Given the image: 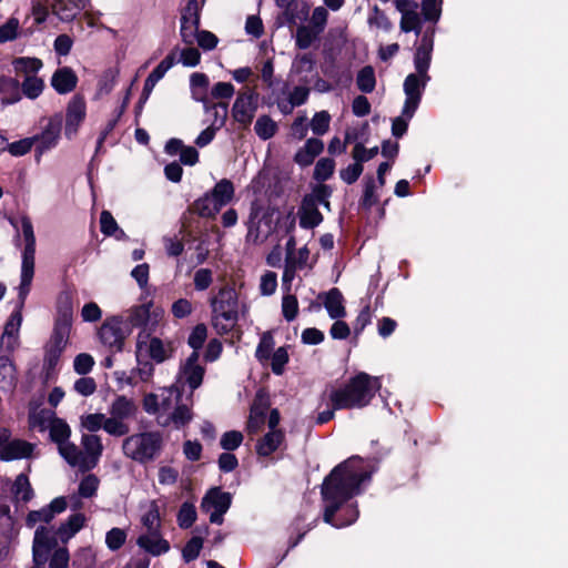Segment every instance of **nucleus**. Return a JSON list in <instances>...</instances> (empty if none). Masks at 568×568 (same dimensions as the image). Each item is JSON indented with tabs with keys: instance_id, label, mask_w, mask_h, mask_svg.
I'll use <instances>...</instances> for the list:
<instances>
[{
	"instance_id": "nucleus-1",
	"label": "nucleus",
	"mask_w": 568,
	"mask_h": 568,
	"mask_svg": "<svg viewBox=\"0 0 568 568\" xmlns=\"http://www.w3.org/2000/svg\"><path fill=\"white\" fill-rule=\"evenodd\" d=\"M374 470L372 462L358 456H353L332 469L321 490L325 523L342 528L356 521L359 515L357 505L349 500L362 494Z\"/></svg>"
},
{
	"instance_id": "nucleus-2",
	"label": "nucleus",
	"mask_w": 568,
	"mask_h": 568,
	"mask_svg": "<svg viewBox=\"0 0 568 568\" xmlns=\"http://www.w3.org/2000/svg\"><path fill=\"white\" fill-rule=\"evenodd\" d=\"M142 405L145 413L154 415L162 427L180 429L193 418L191 395L183 399L182 390L175 384L161 388L159 393L145 394Z\"/></svg>"
},
{
	"instance_id": "nucleus-3",
	"label": "nucleus",
	"mask_w": 568,
	"mask_h": 568,
	"mask_svg": "<svg viewBox=\"0 0 568 568\" xmlns=\"http://www.w3.org/2000/svg\"><path fill=\"white\" fill-rule=\"evenodd\" d=\"M20 227L22 239L24 242V248L22 251V263H21V275L20 285L18 288L19 303L17 310L10 315L6 323L4 332L2 335V342L4 339L10 343V339H16L18 336L21 323L22 314L21 310L24 305L26 298L30 292L31 283L34 275V255H36V236L31 220L23 215L20 219Z\"/></svg>"
},
{
	"instance_id": "nucleus-4",
	"label": "nucleus",
	"mask_w": 568,
	"mask_h": 568,
	"mask_svg": "<svg viewBox=\"0 0 568 568\" xmlns=\"http://www.w3.org/2000/svg\"><path fill=\"white\" fill-rule=\"evenodd\" d=\"M435 27H427L422 34L414 54V67L416 72L409 73L404 81V93L406 95L404 103V113L407 116H414L423 92L430 80L428 70L434 49Z\"/></svg>"
},
{
	"instance_id": "nucleus-5",
	"label": "nucleus",
	"mask_w": 568,
	"mask_h": 568,
	"mask_svg": "<svg viewBox=\"0 0 568 568\" xmlns=\"http://www.w3.org/2000/svg\"><path fill=\"white\" fill-rule=\"evenodd\" d=\"M381 388L377 377L359 373L347 384L335 388L329 394L333 409L363 408L369 404L375 393Z\"/></svg>"
},
{
	"instance_id": "nucleus-6",
	"label": "nucleus",
	"mask_w": 568,
	"mask_h": 568,
	"mask_svg": "<svg viewBox=\"0 0 568 568\" xmlns=\"http://www.w3.org/2000/svg\"><path fill=\"white\" fill-rule=\"evenodd\" d=\"M163 448V436L156 430H145L126 436L122 443L125 457L145 464L158 458Z\"/></svg>"
},
{
	"instance_id": "nucleus-7",
	"label": "nucleus",
	"mask_w": 568,
	"mask_h": 568,
	"mask_svg": "<svg viewBox=\"0 0 568 568\" xmlns=\"http://www.w3.org/2000/svg\"><path fill=\"white\" fill-rule=\"evenodd\" d=\"M212 325L219 334L231 332L237 324V294L233 288L223 287L211 300Z\"/></svg>"
},
{
	"instance_id": "nucleus-8",
	"label": "nucleus",
	"mask_w": 568,
	"mask_h": 568,
	"mask_svg": "<svg viewBox=\"0 0 568 568\" xmlns=\"http://www.w3.org/2000/svg\"><path fill=\"white\" fill-rule=\"evenodd\" d=\"M139 415L138 403L125 395H118L108 407V434L114 437L126 436L131 429V422Z\"/></svg>"
},
{
	"instance_id": "nucleus-9",
	"label": "nucleus",
	"mask_w": 568,
	"mask_h": 568,
	"mask_svg": "<svg viewBox=\"0 0 568 568\" xmlns=\"http://www.w3.org/2000/svg\"><path fill=\"white\" fill-rule=\"evenodd\" d=\"M81 447L72 443L71 446L63 448L65 452L64 460L72 467L81 471L94 468L103 452L101 437L95 434H82Z\"/></svg>"
},
{
	"instance_id": "nucleus-10",
	"label": "nucleus",
	"mask_w": 568,
	"mask_h": 568,
	"mask_svg": "<svg viewBox=\"0 0 568 568\" xmlns=\"http://www.w3.org/2000/svg\"><path fill=\"white\" fill-rule=\"evenodd\" d=\"M234 192L233 183L227 179H222L211 192L194 202L193 209L202 217H214L223 206L233 200Z\"/></svg>"
},
{
	"instance_id": "nucleus-11",
	"label": "nucleus",
	"mask_w": 568,
	"mask_h": 568,
	"mask_svg": "<svg viewBox=\"0 0 568 568\" xmlns=\"http://www.w3.org/2000/svg\"><path fill=\"white\" fill-rule=\"evenodd\" d=\"M135 358H148L161 364L173 355L172 343L168 339L152 336V334L139 333L135 338Z\"/></svg>"
},
{
	"instance_id": "nucleus-12",
	"label": "nucleus",
	"mask_w": 568,
	"mask_h": 568,
	"mask_svg": "<svg viewBox=\"0 0 568 568\" xmlns=\"http://www.w3.org/2000/svg\"><path fill=\"white\" fill-rule=\"evenodd\" d=\"M164 317V310L153 302L133 306L128 312L126 321L132 327H139V333L152 334Z\"/></svg>"
},
{
	"instance_id": "nucleus-13",
	"label": "nucleus",
	"mask_w": 568,
	"mask_h": 568,
	"mask_svg": "<svg viewBox=\"0 0 568 568\" xmlns=\"http://www.w3.org/2000/svg\"><path fill=\"white\" fill-rule=\"evenodd\" d=\"M72 321V303L69 296H65L63 301H60L53 332L47 345L64 351L67 345L69 344Z\"/></svg>"
},
{
	"instance_id": "nucleus-14",
	"label": "nucleus",
	"mask_w": 568,
	"mask_h": 568,
	"mask_svg": "<svg viewBox=\"0 0 568 568\" xmlns=\"http://www.w3.org/2000/svg\"><path fill=\"white\" fill-rule=\"evenodd\" d=\"M72 321V303L69 296H65L63 301H60L53 332L47 345L64 351L67 345L69 344Z\"/></svg>"
},
{
	"instance_id": "nucleus-15",
	"label": "nucleus",
	"mask_w": 568,
	"mask_h": 568,
	"mask_svg": "<svg viewBox=\"0 0 568 568\" xmlns=\"http://www.w3.org/2000/svg\"><path fill=\"white\" fill-rule=\"evenodd\" d=\"M72 321V303L69 296H65L63 301H60L53 332L47 345L64 351L67 345L69 344Z\"/></svg>"
},
{
	"instance_id": "nucleus-16",
	"label": "nucleus",
	"mask_w": 568,
	"mask_h": 568,
	"mask_svg": "<svg viewBox=\"0 0 568 568\" xmlns=\"http://www.w3.org/2000/svg\"><path fill=\"white\" fill-rule=\"evenodd\" d=\"M258 108V94L254 88H244L239 91L232 105L231 114L233 120L243 129H247L255 116Z\"/></svg>"
},
{
	"instance_id": "nucleus-17",
	"label": "nucleus",
	"mask_w": 568,
	"mask_h": 568,
	"mask_svg": "<svg viewBox=\"0 0 568 568\" xmlns=\"http://www.w3.org/2000/svg\"><path fill=\"white\" fill-rule=\"evenodd\" d=\"M231 494L222 491L219 487H214L203 497L201 508L210 515L211 523L221 525L224 514L231 506Z\"/></svg>"
},
{
	"instance_id": "nucleus-18",
	"label": "nucleus",
	"mask_w": 568,
	"mask_h": 568,
	"mask_svg": "<svg viewBox=\"0 0 568 568\" xmlns=\"http://www.w3.org/2000/svg\"><path fill=\"white\" fill-rule=\"evenodd\" d=\"M204 373V367L199 364V353L192 352L181 365L175 385H178L181 390H183L184 386H187L191 390L190 395L192 396L193 390L201 386Z\"/></svg>"
},
{
	"instance_id": "nucleus-19",
	"label": "nucleus",
	"mask_w": 568,
	"mask_h": 568,
	"mask_svg": "<svg viewBox=\"0 0 568 568\" xmlns=\"http://www.w3.org/2000/svg\"><path fill=\"white\" fill-rule=\"evenodd\" d=\"M311 252L307 246L298 248L293 254L285 256V265L282 277V285L284 291L291 292L292 282L295 278L296 272L306 267L312 268L313 264L310 262Z\"/></svg>"
},
{
	"instance_id": "nucleus-20",
	"label": "nucleus",
	"mask_w": 568,
	"mask_h": 568,
	"mask_svg": "<svg viewBox=\"0 0 568 568\" xmlns=\"http://www.w3.org/2000/svg\"><path fill=\"white\" fill-rule=\"evenodd\" d=\"M55 547V540L50 529L39 526L34 534L32 555L33 566L31 568H45L49 552Z\"/></svg>"
},
{
	"instance_id": "nucleus-21",
	"label": "nucleus",
	"mask_w": 568,
	"mask_h": 568,
	"mask_svg": "<svg viewBox=\"0 0 568 568\" xmlns=\"http://www.w3.org/2000/svg\"><path fill=\"white\" fill-rule=\"evenodd\" d=\"M87 115V105L83 97L74 95L67 108L65 114V135L68 138L77 134L80 125L84 121Z\"/></svg>"
},
{
	"instance_id": "nucleus-22",
	"label": "nucleus",
	"mask_w": 568,
	"mask_h": 568,
	"mask_svg": "<svg viewBox=\"0 0 568 568\" xmlns=\"http://www.w3.org/2000/svg\"><path fill=\"white\" fill-rule=\"evenodd\" d=\"M61 132V119L51 118L42 128L41 133L32 136L34 139L36 151L39 154L54 148L58 144Z\"/></svg>"
},
{
	"instance_id": "nucleus-23",
	"label": "nucleus",
	"mask_w": 568,
	"mask_h": 568,
	"mask_svg": "<svg viewBox=\"0 0 568 568\" xmlns=\"http://www.w3.org/2000/svg\"><path fill=\"white\" fill-rule=\"evenodd\" d=\"M98 337L103 345L121 349L123 343L121 321L115 316L106 318L98 331Z\"/></svg>"
},
{
	"instance_id": "nucleus-24",
	"label": "nucleus",
	"mask_w": 568,
	"mask_h": 568,
	"mask_svg": "<svg viewBox=\"0 0 568 568\" xmlns=\"http://www.w3.org/2000/svg\"><path fill=\"white\" fill-rule=\"evenodd\" d=\"M68 506L67 499L64 497L54 498L47 507H43L40 510L30 511L27 516V526L32 528L38 523H50L55 515L61 514L65 510Z\"/></svg>"
},
{
	"instance_id": "nucleus-25",
	"label": "nucleus",
	"mask_w": 568,
	"mask_h": 568,
	"mask_svg": "<svg viewBox=\"0 0 568 568\" xmlns=\"http://www.w3.org/2000/svg\"><path fill=\"white\" fill-rule=\"evenodd\" d=\"M36 444L23 439H12L0 450V459L11 462L16 459L31 458L36 450Z\"/></svg>"
},
{
	"instance_id": "nucleus-26",
	"label": "nucleus",
	"mask_w": 568,
	"mask_h": 568,
	"mask_svg": "<svg viewBox=\"0 0 568 568\" xmlns=\"http://www.w3.org/2000/svg\"><path fill=\"white\" fill-rule=\"evenodd\" d=\"M85 521V516L81 513H77L71 515L57 530H53L52 528L49 529L51 530L55 542L58 539L62 542H67L84 527Z\"/></svg>"
},
{
	"instance_id": "nucleus-27",
	"label": "nucleus",
	"mask_w": 568,
	"mask_h": 568,
	"mask_svg": "<svg viewBox=\"0 0 568 568\" xmlns=\"http://www.w3.org/2000/svg\"><path fill=\"white\" fill-rule=\"evenodd\" d=\"M136 544L139 547L143 548L145 551L153 556H160L170 550V545L165 539L162 538L160 529L142 534L138 538Z\"/></svg>"
},
{
	"instance_id": "nucleus-28",
	"label": "nucleus",
	"mask_w": 568,
	"mask_h": 568,
	"mask_svg": "<svg viewBox=\"0 0 568 568\" xmlns=\"http://www.w3.org/2000/svg\"><path fill=\"white\" fill-rule=\"evenodd\" d=\"M78 84L75 72L69 67H62L54 71L51 77V85L59 94L72 92Z\"/></svg>"
},
{
	"instance_id": "nucleus-29",
	"label": "nucleus",
	"mask_w": 568,
	"mask_h": 568,
	"mask_svg": "<svg viewBox=\"0 0 568 568\" xmlns=\"http://www.w3.org/2000/svg\"><path fill=\"white\" fill-rule=\"evenodd\" d=\"M297 215L302 229H314L323 222V215L311 197H304L302 200Z\"/></svg>"
},
{
	"instance_id": "nucleus-30",
	"label": "nucleus",
	"mask_w": 568,
	"mask_h": 568,
	"mask_svg": "<svg viewBox=\"0 0 568 568\" xmlns=\"http://www.w3.org/2000/svg\"><path fill=\"white\" fill-rule=\"evenodd\" d=\"M48 429L51 440L58 445L59 453L64 459L65 452L63 448L72 445V443L69 440L71 436L70 426L64 419L55 416Z\"/></svg>"
},
{
	"instance_id": "nucleus-31",
	"label": "nucleus",
	"mask_w": 568,
	"mask_h": 568,
	"mask_svg": "<svg viewBox=\"0 0 568 568\" xmlns=\"http://www.w3.org/2000/svg\"><path fill=\"white\" fill-rule=\"evenodd\" d=\"M310 4L303 0H290L283 9L282 17L288 26H295L308 18Z\"/></svg>"
},
{
	"instance_id": "nucleus-32",
	"label": "nucleus",
	"mask_w": 568,
	"mask_h": 568,
	"mask_svg": "<svg viewBox=\"0 0 568 568\" xmlns=\"http://www.w3.org/2000/svg\"><path fill=\"white\" fill-rule=\"evenodd\" d=\"M322 297L324 307L332 320H339L346 315L344 297L339 290L331 288L327 293L320 295V298Z\"/></svg>"
},
{
	"instance_id": "nucleus-33",
	"label": "nucleus",
	"mask_w": 568,
	"mask_h": 568,
	"mask_svg": "<svg viewBox=\"0 0 568 568\" xmlns=\"http://www.w3.org/2000/svg\"><path fill=\"white\" fill-rule=\"evenodd\" d=\"M99 484L100 480L95 475L89 474L84 476L79 484L78 496L74 495L70 497V507L72 509L81 508V501L79 497L91 498L95 496L99 488Z\"/></svg>"
},
{
	"instance_id": "nucleus-34",
	"label": "nucleus",
	"mask_w": 568,
	"mask_h": 568,
	"mask_svg": "<svg viewBox=\"0 0 568 568\" xmlns=\"http://www.w3.org/2000/svg\"><path fill=\"white\" fill-rule=\"evenodd\" d=\"M324 144L321 140L311 138L305 145L295 154V162L302 166L313 163L314 159L323 151Z\"/></svg>"
},
{
	"instance_id": "nucleus-35",
	"label": "nucleus",
	"mask_w": 568,
	"mask_h": 568,
	"mask_svg": "<svg viewBox=\"0 0 568 568\" xmlns=\"http://www.w3.org/2000/svg\"><path fill=\"white\" fill-rule=\"evenodd\" d=\"M284 433L282 430H268L256 444V452L260 456H270L283 443Z\"/></svg>"
},
{
	"instance_id": "nucleus-36",
	"label": "nucleus",
	"mask_w": 568,
	"mask_h": 568,
	"mask_svg": "<svg viewBox=\"0 0 568 568\" xmlns=\"http://www.w3.org/2000/svg\"><path fill=\"white\" fill-rule=\"evenodd\" d=\"M136 366L131 371L128 384L136 385L138 382L150 383L154 375V364L148 358H135Z\"/></svg>"
},
{
	"instance_id": "nucleus-37",
	"label": "nucleus",
	"mask_w": 568,
	"mask_h": 568,
	"mask_svg": "<svg viewBox=\"0 0 568 568\" xmlns=\"http://www.w3.org/2000/svg\"><path fill=\"white\" fill-rule=\"evenodd\" d=\"M53 12L62 20L70 21L77 17L83 8L82 0H55L53 3Z\"/></svg>"
},
{
	"instance_id": "nucleus-38",
	"label": "nucleus",
	"mask_w": 568,
	"mask_h": 568,
	"mask_svg": "<svg viewBox=\"0 0 568 568\" xmlns=\"http://www.w3.org/2000/svg\"><path fill=\"white\" fill-rule=\"evenodd\" d=\"M267 404L262 399L254 400L247 422V432L250 434L257 433L265 423Z\"/></svg>"
},
{
	"instance_id": "nucleus-39",
	"label": "nucleus",
	"mask_w": 568,
	"mask_h": 568,
	"mask_svg": "<svg viewBox=\"0 0 568 568\" xmlns=\"http://www.w3.org/2000/svg\"><path fill=\"white\" fill-rule=\"evenodd\" d=\"M108 415L103 413H91L80 417V427L89 433H97L103 429L108 434Z\"/></svg>"
},
{
	"instance_id": "nucleus-40",
	"label": "nucleus",
	"mask_w": 568,
	"mask_h": 568,
	"mask_svg": "<svg viewBox=\"0 0 568 568\" xmlns=\"http://www.w3.org/2000/svg\"><path fill=\"white\" fill-rule=\"evenodd\" d=\"M11 493L16 501L28 503L33 497V489L29 481V478L24 474H20L16 477L12 485Z\"/></svg>"
},
{
	"instance_id": "nucleus-41",
	"label": "nucleus",
	"mask_w": 568,
	"mask_h": 568,
	"mask_svg": "<svg viewBox=\"0 0 568 568\" xmlns=\"http://www.w3.org/2000/svg\"><path fill=\"white\" fill-rule=\"evenodd\" d=\"M100 229L105 236H113L116 240H126L128 235L119 227L115 219L109 211H102L100 215Z\"/></svg>"
},
{
	"instance_id": "nucleus-42",
	"label": "nucleus",
	"mask_w": 568,
	"mask_h": 568,
	"mask_svg": "<svg viewBox=\"0 0 568 568\" xmlns=\"http://www.w3.org/2000/svg\"><path fill=\"white\" fill-rule=\"evenodd\" d=\"M16 368L8 356L0 357V388L11 390L16 385Z\"/></svg>"
},
{
	"instance_id": "nucleus-43",
	"label": "nucleus",
	"mask_w": 568,
	"mask_h": 568,
	"mask_svg": "<svg viewBox=\"0 0 568 568\" xmlns=\"http://www.w3.org/2000/svg\"><path fill=\"white\" fill-rule=\"evenodd\" d=\"M55 418V414L49 409H40L29 414V427L39 432H44L49 428L52 420Z\"/></svg>"
},
{
	"instance_id": "nucleus-44",
	"label": "nucleus",
	"mask_w": 568,
	"mask_h": 568,
	"mask_svg": "<svg viewBox=\"0 0 568 568\" xmlns=\"http://www.w3.org/2000/svg\"><path fill=\"white\" fill-rule=\"evenodd\" d=\"M204 109H205L206 113H209L213 116V120L210 125L216 130L221 129L226 121L227 103H224V102L213 103V104L205 103Z\"/></svg>"
},
{
	"instance_id": "nucleus-45",
	"label": "nucleus",
	"mask_w": 568,
	"mask_h": 568,
	"mask_svg": "<svg viewBox=\"0 0 568 568\" xmlns=\"http://www.w3.org/2000/svg\"><path fill=\"white\" fill-rule=\"evenodd\" d=\"M254 130L260 139L268 140L275 135L277 124L268 115H261L255 122Z\"/></svg>"
},
{
	"instance_id": "nucleus-46",
	"label": "nucleus",
	"mask_w": 568,
	"mask_h": 568,
	"mask_svg": "<svg viewBox=\"0 0 568 568\" xmlns=\"http://www.w3.org/2000/svg\"><path fill=\"white\" fill-rule=\"evenodd\" d=\"M356 83L364 93H371L376 85L375 71L371 65H366L357 73Z\"/></svg>"
},
{
	"instance_id": "nucleus-47",
	"label": "nucleus",
	"mask_w": 568,
	"mask_h": 568,
	"mask_svg": "<svg viewBox=\"0 0 568 568\" xmlns=\"http://www.w3.org/2000/svg\"><path fill=\"white\" fill-rule=\"evenodd\" d=\"M400 30L403 32L414 31L416 34L422 32V18L420 14L416 11V7L413 10L402 14Z\"/></svg>"
},
{
	"instance_id": "nucleus-48",
	"label": "nucleus",
	"mask_w": 568,
	"mask_h": 568,
	"mask_svg": "<svg viewBox=\"0 0 568 568\" xmlns=\"http://www.w3.org/2000/svg\"><path fill=\"white\" fill-rule=\"evenodd\" d=\"M22 92L23 94L29 99H36L38 98L44 88V82L41 78L30 74L26 75V79L23 80L22 84Z\"/></svg>"
},
{
	"instance_id": "nucleus-49",
	"label": "nucleus",
	"mask_w": 568,
	"mask_h": 568,
	"mask_svg": "<svg viewBox=\"0 0 568 568\" xmlns=\"http://www.w3.org/2000/svg\"><path fill=\"white\" fill-rule=\"evenodd\" d=\"M64 351L45 345L43 368L45 369L47 377H51L57 372L61 355Z\"/></svg>"
},
{
	"instance_id": "nucleus-50",
	"label": "nucleus",
	"mask_w": 568,
	"mask_h": 568,
	"mask_svg": "<svg viewBox=\"0 0 568 568\" xmlns=\"http://www.w3.org/2000/svg\"><path fill=\"white\" fill-rule=\"evenodd\" d=\"M142 524L146 531L158 530L161 527V518L159 506L155 501H151L146 511L142 516Z\"/></svg>"
},
{
	"instance_id": "nucleus-51",
	"label": "nucleus",
	"mask_w": 568,
	"mask_h": 568,
	"mask_svg": "<svg viewBox=\"0 0 568 568\" xmlns=\"http://www.w3.org/2000/svg\"><path fill=\"white\" fill-rule=\"evenodd\" d=\"M282 314L287 322H293L298 315V301L287 291L282 297Z\"/></svg>"
},
{
	"instance_id": "nucleus-52",
	"label": "nucleus",
	"mask_w": 568,
	"mask_h": 568,
	"mask_svg": "<svg viewBox=\"0 0 568 568\" xmlns=\"http://www.w3.org/2000/svg\"><path fill=\"white\" fill-rule=\"evenodd\" d=\"M274 348V338L271 332H265L262 334L260 343L256 347L255 356L261 362L264 363L268 361L272 351Z\"/></svg>"
},
{
	"instance_id": "nucleus-53",
	"label": "nucleus",
	"mask_w": 568,
	"mask_h": 568,
	"mask_svg": "<svg viewBox=\"0 0 568 568\" xmlns=\"http://www.w3.org/2000/svg\"><path fill=\"white\" fill-rule=\"evenodd\" d=\"M367 22L371 28H375L384 32L390 31L393 27L386 14L377 7H374L369 12Z\"/></svg>"
},
{
	"instance_id": "nucleus-54",
	"label": "nucleus",
	"mask_w": 568,
	"mask_h": 568,
	"mask_svg": "<svg viewBox=\"0 0 568 568\" xmlns=\"http://www.w3.org/2000/svg\"><path fill=\"white\" fill-rule=\"evenodd\" d=\"M290 356L285 346L278 347L273 352L268 361L271 362L272 372L275 375H282L285 369V365L288 363Z\"/></svg>"
},
{
	"instance_id": "nucleus-55",
	"label": "nucleus",
	"mask_w": 568,
	"mask_h": 568,
	"mask_svg": "<svg viewBox=\"0 0 568 568\" xmlns=\"http://www.w3.org/2000/svg\"><path fill=\"white\" fill-rule=\"evenodd\" d=\"M328 19V12L326 8L320 6L314 8L310 18V28L315 34H320L324 31Z\"/></svg>"
},
{
	"instance_id": "nucleus-56",
	"label": "nucleus",
	"mask_w": 568,
	"mask_h": 568,
	"mask_svg": "<svg viewBox=\"0 0 568 568\" xmlns=\"http://www.w3.org/2000/svg\"><path fill=\"white\" fill-rule=\"evenodd\" d=\"M196 520V510L194 505L190 503H184L180 507L178 513V524L181 528L186 529L190 528L194 521Z\"/></svg>"
},
{
	"instance_id": "nucleus-57",
	"label": "nucleus",
	"mask_w": 568,
	"mask_h": 568,
	"mask_svg": "<svg viewBox=\"0 0 568 568\" xmlns=\"http://www.w3.org/2000/svg\"><path fill=\"white\" fill-rule=\"evenodd\" d=\"M20 31V22L17 18L8 19L0 26V43L14 40Z\"/></svg>"
},
{
	"instance_id": "nucleus-58",
	"label": "nucleus",
	"mask_w": 568,
	"mask_h": 568,
	"mask_svg": "<svg viewBox=\"0 0 568 568\" xmlns=\"http://www.w3.org/2000/svg\"><path fill=\"white\" fill-rule=\"evenodd\" d=\"M442 2L443 0H423L422 13L425 20L432 21L433 23H436L439 20Z\"/></svg>"
},
{
	"instance_id": "nucleus-59",
	"label": "nucleus",
	"mask_w": 568,
	"mask_h": 568,
	"mask_svg": "<svg viewBox=\"0 0 568 568\" xmlns=\"http://www.w3.org/2000/svg\"><path fill=\"white\" fill-rule=\"evenodd\" d=\"M335 170V162L332 159L323 158L321 159L314 169V178L317 181H326L329 179Z\"/></svg>"
},
{
	"instance_id": "nucleus-60",
	"label": "nucleus",
	"mask_w": 568,
	"mask_h": 568,
	"mask_svg": "<svg viewBox=\"0 0 568 568\" xmlns=\"http://www.w3.org/2000/svg\"><path fill=\"white\" fill-rule=\"evenodd\" d=\"M13 64L18 72H24L27 75L34 74L42 67L41 60L37 58H19Z\"/></svg>"
},
{
	"instance_id": "nucleus-61",
	"label": "nucleus",
	"mask_w": 568,
	"mask_h": 568,
	"mask_svg": "<svg viewBox=\"0 0 568 568\" xmlns=\"http://www.w3.org/2000/svg\"><path fill=\"white\" fill-rule=\"evenodd\" d=\"M331 115L327 111L316 112L311 121V129L314 134L323 135L328 131Z\"/></svg>"
},
{
	"instance_id": "nucleus-62",
	"label": "nucleus",
	"mask_w": 568,
	"mask_h": 568,
	"mask_svg": "<svg viewBox=\"0 0 568 568\" xmlns=\"http://www.w3.org/2000/svg\"><path fill=\"white\" fill-rule=\"evenodd\" d=\"M207 337V328L204 324H197L191 332L187 343L193 348V352H197L202 348Z\"/></svg>"
},
{
	"instance_id": "nucleus-63",
	"label": "nucleus",
	"mask_w": 568,
	"mask_h": 568,
	"mask_svg": "<svg viewBox=\"0 0 568 568\" xmlns=\"http://www.w3.org/2000/svg\"><path fill=\"white\" fill-rule=\"evenodd\" d=\"M94 366L93 357L88 353H80L73 359V369L79 375L89 374Z\"/></svg>"
},
{
	"instance_id": "nucleus-64",
	"label": "nucleus",
	"mask_w": 568,
	"mask_h": 568,
	"mask_svg": "<svg viewBox=\"0 0 568 568\" xmlns=\"http://www.w3.org/2000/svg\"><path fill=\"white\" fill-rule=\"evenodd\" d=\"M203 547V539L201 537L191 538L182 550V556L185 562L196 559Z\"/></svg>"
}]
</instances>
